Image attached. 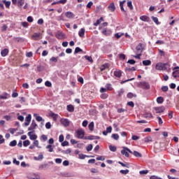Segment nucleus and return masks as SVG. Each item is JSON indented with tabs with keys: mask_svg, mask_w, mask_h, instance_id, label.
<instances>
[{
	"mask_svg": "<svg viewBox=\"0 0 179 179\" xmlns=\"http://www.w3.org/2000/svg\"><path fill=\"white\" fill-rule=\"evenodd\" d=\"M104 20L103 17H101L99 20H96V22L94 23V26H97L101 24V21H103Z\"/></svg>",
	"mask_w": 179,
	"mask_h": 179,
	"instance_id": "25",
	"label": "nucleus"
},
{
	"mask_svg": "<svg viewBox=\"0 0 179 179\" xmlns=\"http://www.w3.org/2000/svg\"><path fill=\"white\" fill-rule=\"evenodd\" d=\"M85 59L86 60L89 61L90 62H93V58L92 57H89L87 55H85Z\"/></svg>",
	"mask_w": 179,
	"mask_h": 179,
	"instance_id": "40",
	"label": "nucleus"
},
{
	"mask_svg": "<svg viewBox=\"0 0 179 179\" xmlns=\"http://www.w3.org/2000/svg\"><path fill=\"white\" fill-rule=\"evenodd\" d=\"M152 64L150 59H146L143 61V66H150Z\"/></svg>",
	"mask_w": 179,
	"mask_h": 179,
	"instance_id": "20",
	"label": "nucleus"
},
{
	"mask_svg": "<svg viewBox=\"0 0 179 179\" xmlns=\"http://www.w3.org/2000/svg\"><path fill=\"white\" fill-rule=\"evenodd\" d=\"M24 5V0H18V7L22 8V6Z\"/></svg>",
	"mask_w": 179,
	"mask_h": 179,
	"instance_id": "24",
	"label": "nucleus"
},
{
	"mask_svg": "<svg viewBox=\"0 0 179 179\" xmlns=\"http://www.w3.org/2000/svg\"><path fill=\"white\" fill-rule=\"evenodd\" d=\"M89 129L90 131H93V129H94V123L93 122L90 123V124H89Z\"/></svg>",
	"mask_w": 179,
	"mask_h": 179,
	"instance_id": "35",
	"label": "nucleus"
},
{
	"mask_svg": "<svg viewBox=\"0 0 179 179\" xmlns=\"http://www.w3.org/2000/svg\"><path fill=\"white\" fill-rule=\"evenodd\" d=\"M10 147H15L17 145V141L15 140L11 141L9 144Z\"/></svg>",
	"mask_w": 179,
	"mask_h": 179,
	"instance_id": "43",
	"label": "nucleus"
},
{
	"mask_svg": "<svg viewBox=\"0 0 179 179\" xmlns=\"http://www.w3.org/2000/svg\"><path fill=\"white\" fill-rule=\"evenodd\" d=\"M36 127H37V123H36L35 120H32V123L29 127V131H32L34 129H36Z\"/></svg>",
	"mask_w": 179,
	"mask_h": 179,
	"instance_id": "11",
	"label": "nucleus"
},
{
	"mask_svg": "<svg viewBox=\"0 0 179 179\" xmlns=\"http://www.w3.org/2000/svg\"><path fill=\"white\" fill-rule=\"evenodd\" d=\"M158 54L160 55L161 57H165V52L162 50L161 49L158 48L157 49Z\"/></svg>",
	"mask_w": 179,
	"mask_h": 179,
	"instance_id": "30",
	"label": "nucleus"
},
{
	"mask_svg": "<svg viewBox=\"0 0 179 179\" xmlns=\"http://www.w3.org/2000/svg\"><path fill=\"white\" fill-rule=\"evenodd\" d=\"M65 16H66V17H67L69 19H73L75 17L74 13L71 11L66 12Z\"/></svg>",
	"mask_w": 179,
	"mask_h": 179,
	"instance_id": "7",
	"label": "nucleus"
},
{
	"mask_svg": "<svg viewBox=\"0 0 179 179\" xmlns=\"http://www.w3.org/2000/svg\"><path fill=\"white\" fill-rule=\"evenodd\" d=\"M50 116L52 117L54 120H57L58 118V115L55 114L54 113L50 114Z\"/></svg>",
	"mask_w": 179,
	"mask_h": 179,
	"instance_id": "45",
	"label": "nucleus"
},
{
	"mask_svg": "<svg viewBox=\"0 0 179 179\" xmlns=\"http://www.w3.org/2000/svg\"><path fill=\"white\" fill-rule=\"evenodd\" d=\"M154 110L156 113H161L165 111V107L164 106H162L160 107H155Z\"/></svg>",
	"mask_w": 179,
	"mask_h": 179,
	"instance_id": "5",
	"label": "nucleus"
},
{
	"mask_svg": "<svg viewBox=\"0 0 179 179\" xmlns=\"http://www.w3.org/2000/svg\"><path fill=\"white\" fill-rule=\"evenodd\" d=\"M136 53L142 54V52L143 51V44L139 43V45L136 47Z\"/></svg>",
	"mask_w": 179,
	"mask_h": 179,
	"instance_id": "8",
	"label": "nucleus"
},
{
	"mask_svg": "<svg viewBox=\"0 0 179 179\" xmlns=\"http://www.w3.org/2000/svg\"><path fill=\"white\" fill-rule=\"evenodd\" d=\"M173 77L174 78H179V70H176V71L173 72Z\"/></svg>",
	"mask_w": 179,
	"mask_h": 179,
	"instance_id": "22",
	"label": "nucleus"
},
{
	"mask_svg": "<svg viewBox=\"0 0 179 179\" xmlns=\"http://www.w3.org/2000/svg\"><path fill=\"white\" fill-rule=\"evenodd\" d=\"M114 76L117 78H120L122 76V71L120 69H116L114 71Z\"/></svg>",
	"mask_w": 179,
	"mask_h": 179,
	"instance_id": "10",
	"label": "nucleus"
},
{
	"mask_svg": "<svg viewBox=\"0 0 179 179\" xmlns=\"http://www.w3.org/2000/svg\"><path fill=\"white\" fill-rule=\"evenodd\" d=\"M93 149V145L90 144L88 146L86 147V150L90 152Z\"/></svg>",
	"mask_w": 179,
	"mask_h": 179,
	"instance_id": "44",
	"label": "nucleus"
},
{
	"mask_svg": "<svg viewBox=\"0 0 179 179\" xmlns=\"http://www.w3.org/2000/svg\"><path fill=\"white\" fill-rule=\"evenodd\" d=\"M46 149H49V152H53V151H54V148H53V147H52V145H46Z\"/></svg>",
	"mask_w": 179,
	"mask_h": 179,
	"instance_id": "26",
	"label": "nucleus"
},
{
	"mask_svg": "<svg viewBox=\"0 0 179 179\" xmlns=\"http://www.w3.org/2000/svg\"><path fill=\"white\" fill-rule=\"evenodd\" d=\"M45 129H50V128H51V124H50V122H47V123H45Z\"/></svg>",
	"mask_w": 179,
	"mask_h": 179,
	"instance_id": "57",
	"label": "nucleus"
},
{
	"mask_svg": "<svg viewBox=\"0 0 179 179\" xmlns=\"http://www.w3.org/2000/svg\"><path fill=\"white\" fill-rule=\"evenodd\" d=\"M76 137L78 139H89L93 140V136H90L88 137H85V131L83 129H79L76 131Z\"/></svg>",
	"mask_w": 179,
	"mask_h": 179,
	"instance_id": "1",
	"label": "nucleus"
},
{
	"mask_svg": "<svg viewBox=\"0 0 179 179\" xmlns=\"http://www.w3.org/2000/svg\"><path fill=\"white\" fill-rule=\"evenodd\" d=\"M108 8L109 10L113 13V12H115V3L114 2H112L110 3V5L108 6Z\"/></svg>",
	"mask_w": 179,
	"mask_h": 179,
	"instance_id": "14",
	"label": "nucleus"
},
{
	"mask_svg": "<svg viewBox=\"0 0 179 179\" xmlns=\"http://www.w3.org/2000/svg\"><path fill=\"white\" fill-rule=\"evenodd\" d=\"M40 37V33H34V34L32 35V38H38Z\"/></svg>",
	"mask_w": 179,
	"mask_h": 179,
	"instance_id": "64",
	"label": "nucleus"
},
{
	"mask_svg": "<svg viewBox=\"0 0 179 179\" xmlns=\"http://www.w3.org/2000/svg\"><path fill=\"white\" fill-rule=\"evenodd\" d=\"M7 96H8V94L7 93H5L3 94V95H0V99H7Z\"/></svg>",
	"mask_w": 179,
	"mask_h": 179,
	"instance_id": "53",
	"label": "nucleus"
},
{
	"mask_svg": "<svg viewBox=\"0 0 179 179\" xmlns=\"http://www.w3.org/2000/svg\"><path fill=\"white\" fill-rule=\"evenodd\" d=\"M136 60L135 59H129L127 61V64H136Z\"/></svg>",
	"mask_w": 179,
	"mask_h": 179,
	"instance_id": "59",
	"label": "nucleus"
},
{
	"mask_svg": "<svg viewBox=\"0 0 179 179\" xmlns=\"http://www.w3.org/2000/svg\"><path fill=\"white\" fill-rule=\"evenodd\" d=\"M127 6L129 7V8L132 10H134V6L132 5V1H127Z\"/></svg>",
	"mask_w": 179,
	"mask_h": 179,
	"instance_id": "37",
	"label": "nucleus"
},
{
	"mask_svg": "<svg viewBox=\"0 0 179 179\" xmlns=\"http://www.w3.org/2000/svg\"><path fill=\"white\" fill-rule=\"evenodd\" d=\"M152 20H153V22L156 24H159V20L158 18L156 17H152Z\"/></svg>",
	"mask_w": 179,
	"mask_h": 179,
	"instance_id": "47",
	"label": "nucleus"
},
{
	"mask_svg": "<svg viewBox=\"0 0 179 179\" xmlns=\"http://www.w3.org/2000/svg\"><path fill=\"white\" fill-rule=\"evenodd\" d=\"M33 144L35 147L38 148V149H41V147L39 146V142L38 140H34Z\"/></svg>",
	"mask_w": 179,
	"mask_h": 179,
	"instance_id": "29",
	"label": "nucleus"
},
{
	"mask_svg": "<svg viewBox=\"0 0 179 179\" xmlns=\"http://www.w3.org/2000/svg\"><path fill=\"white\" fill-rule=\"evenodd\" d=\"M41 138L43 139V141H46L48 140V137L45 134H42Z\"/></svg>",
	"mask_w": 179,
	"mask_h": 179,
	"instance_id": "61",
	"label": "nucleus"
},
{
	"mask_svg": "<svg viewBox=\"0 0 179 179\" xmlns=\"http://www.w3.org/2000/svg\"><path fill=\"white\" fill-rule=\"evenodd\" d=\"M140 20L144 22H150V18L147 15L141 16Z\"/></svg>",
	"mask_w": 179,
	"mask_h": 179,
	"instance_id": "9",
	"label": "nucleus"
},
{
	"mask_svg": "<svg viewBox=\"0 0 179 179\" xmlns=\"http://www.w3.org/2000/svg\"><path fill=\"white\" fill-rule=\"evenodd\" d=\"M109 148H110V150L112 151V152H116L117 151V147L116 146L110 145Z\"/></svg>",
	"mask_w": 179,
	"mask_h": 179,
	"instance_id": "42",
	"label": "nucleus"
},
{
	"mask_svg": "<svg viewBox=\"0 0 179 179\" xmlns=\"http://www.w3.org/2000/svg\"><path fill=\"white\" fill-rule=\"evenodd\" d=\"M31 115H28V116L27 117H25V122H24V125L25 126H29V123L31 122Z\"/></svg>",
	"mask_w": 179,
	"mask_h": 179,
	"instance_id": "13",
	"label": "nucleus"
},
{
	"mask_svg": "<svg viewBox=\"0 0 179 179\" xmlns=\"http://www.w3.org/2000/svg\"><path fill=\"white\" fill-rule=\"evenodd\" d=\"M137 95L136 94H134L131 92H129V94H127V97L128 99H132V98H136Z\"/></svg>",
	"mask_w": 179,
	"mask_h": 179,
	"instance_id": "21",
	"label": "nucleus"
},
{
	"mask_svg": "<svg viewBox=\"0 0 179 179\" xmlns=\"http://www.w3.org/2000/svg\"><path fill=\"white\" fill-rule=\"evenodd\" d=\"M127 105L131 107V108H134L135 106V104L134 103V101L127 102Z\"/></svg>",
	"mask_w": 179,
	"mask_h": 179,
	"instance_id": "56",
	"label": "nucleus"
},
{
	"mask_svg": "<svg viewBox=\"0 0 179 179\" xmlns=\"http://www.w3.org/2000/svg\"><path fill=\"white\" fill-rule=\"evenodd\" d=\"M67 110H68V111L72 113V112L75 111V108H74L73 105H68Z\"/></svg>",
	"mask_w": 179,
	"mask_h": 179,
	"instance_id": "18",
	"label": "nucleus"
},
{
	"mask_svg": "<svg viewBox=\"0 0 179 179\" xmlns=\"http://www.w3.org/2000/svg\"><path fill=\"white\" fill-rule=\"evenodd\" d=\"M130 154H134V152L129 149L127 147H123V150H121V154L122 155H124L125 157H129V153Z\"/></svg>",
	"mask_w": 179,
	"mask_h": 179,
	"instance_id": "3",
	"label": "nucleus"
},
{
	"mask_svg": "<svg viewBox=\"0 0 179 179\" xmlns=\"http://www.w3.org/2000/svg\"><path fill=\"white\" fill-rule=\"evenodd\" d=\"M168 65V64H164V63H157L155 65V69L157 71H166L167 69L166 66Z\"/></svg>",
	"mask_w": 179,
	"mask_h": 179,
	"instance_id": "2",
	"label": "nucleus"
},
{
	"mask_svg": "<svg viewBox=\"0 0 179 179\" xmlns=\"http://www.w3.org/2000/svg\"><path fill=\"white\" fill-rule=\"evenodd\" d=\"M17 131V129H13V128L9 129V131L12 135H13L15 134V132Z\"/></svg>",
	"mask_w": 179,
	"mask_h": 179,
	"instance_id": "49",
	"label": "nucleus"
},
{
	"mask_svg": "<svg viewBox=\"0 0 179 179\" xmlns=\"http://www.w3.org/2000/svg\"><path fill=\"white\" fill-rule=\"evenodd\" d=\"M79 36L80 38H83L85 36V29H81L79 32H78Z\"/></svg>",
	"mask_w": 179,
	"mask_h": 179,
	"instance_id": "17",
	"label": "nucleus"
},
{
	"mask_svg": "<svg viewBox=\"0 0 179 179\" xmlns=\"http://www.w3.org/2000/svg\"><path fill=\"white\" fill-rule=\"evenodd\" d=\"M3 3L5 4L6 8H9L10 6V1H6V0H2Z\"/></svg>",
	"mask_w": 179,
	"mask_h": 179,
	"instance_id": "23",
	"label": "nucleus"
},
{
	"mask_svg": "<svg viewBox=\"0 0 179 179\" xmlns=\"http://www.w3.org/2000/svg\"><path fill=\"white\" fill-rule=\"evenodd\" d=\"M45 86L50 87L52 86V84H51V83L50 81H45Z\"/></svg>",
	"mask_w": 179,
	"mask_h": 179,
	"instance_id": "55",
	"label": "nucleus"
},
{
	"mask_svg": "<svg viewBox=\"0 0 179 179\" xmlns=\"http://www.w3.org/2000/svg\"><path fill=\"white\" fill-rule=\"evenodd\" d=\"M141 88L145 90H149L150 89V85L147 82H141L140 84Z\"/></svg>",
	"mask_w": 179,
	"mask_h": 179,
	"instance_id": "4",
	"label": "nucleus"
},
{
	"mask_svg": "<svg viewBox=\"0 0 179 179\" xmlns=\"http://www.w3.org/2000/svg\"><path fill=\"white\" fill-rule=\"evenodd\" d=\"M162 92H168L169 91V87L167 85H163L162 87Z\"/></svg>",
	"mask_w": 179,
	"mask_h": 179,
	"instance_id": "46",
	"label": "nucleus"
},
{
	"mask_svg": "<svg viewBox=\"0 0 179 179\" xmlns=\"http://www.w3.org/2000/svg\"><path fill=\"white\" fill-rule=\"evenodd\" d=\"M131 155H134L136 157H142L141 154L137 151H134Z\"/></svg>",
	"mask_w": 179,
	"mask_h": 179,
	"instance_id": "27",
	"label": "nucleus"
},
{
	"mask_svg": "<svg viewBox=\"0 0 179 179\" xmlns=\"http://www.w3.org/2000/svg\"><path fill=\"white\" fill-rule=\"evenodd\" d=\"M1 54L2 57H6L8 54V49L4 48L1 50Z\"/></svg>",
	"mask_w": 179,
	"mask_h": 179,
	"instance_id": "16",
	"label": "nucleus"
},
{
	"mask_svg": "<svg viewBox=\"0 0 179 179\" xmlns=\"http://www.w3.org/2000/svg\"><path fill=\"white\" fill-rule=\"evenodd\" d=\"M112 138L115 140H118L119 139V135L117 134H112Z\"/></svg>",
	"mask_w": 179,
	"mask_h": 179,
	"instance_id": "50",
	"label": "nucleus"
},
{
	"mask_svg": "<svg viewBox=\"0 0 179 179\" xmlns=\"http://www.w3.org/2000/svg\"><path fill=\"white\" fill-rule=\"evenodd\" d=\"M61 123L65 127H69V124H70L69 120L68 119H64V118L61 120Z\"/></svg>",
	"mask_w": 179,
	"mask_h": 179,
	"instance_id": "6",
	"label": "nucleus"
},
{
	"mask_svg": "<svg viewBox=\"0 0 179 179\" xmlns=\"http://www.w3.org/2000/svg\"><path fill=\"white\" fill-rule=\"evenodd\" d=\"M96 159L98 161H105V157H103L102 156H99L98 157H96Z\"/></svg>",
	"mask_w": 179,
	"mask_h": 179,
	"instance_id": "63",
	"label": "nucleus"
},
{
	"mask_svg": "<svg viewBox=\"0 0 179 179\" xmlns=\"http://www.w3.org/2000/svg\"><path fill=\"white\" fill-rule=\"evenodd\" d=\"M5 143V139L3 138V135L0 134V145Z\"/></svg>",
	"mask_w": 179,
	"mask_h": 179,
	"instance_id": "51",
	"label": "nucleus"
},
{
	"mask_svg": "<svg viewBox=\"0 0 179 179\" xmlns=\"http://www.w3.org/2000/svg\"><path fill=\"white\" fill-rule=\"evenodd\" d=\"M102 34H103L105 36H109L111 32L110 31H107L106 29H103Z\"/></svg>",
	"mask_w": 179,
	"mask_h": 179,
	"instance_id": "34",
	"label": "nucleus"
},
{
	"mask_svg": "<svg viewBox=\"0 0 179 179\" xmlns=\"http://www.w3.org/2000/svg\"><path fill=\"white\" fill-rule=\"evenodd\" d=\"M49 164H42L39 166V169H48Z\"/></svg>",
	"mask_w": 179,
	"mask_h": 179,
	"instance_id": "19",
	"label": "nucleus"
},
{
	"mask_svg": "<svg viewBox=\"0 0 179 179\" xmlns=\"http://www.w3.org/2000/svg\"><path fill=\"white\" fill-rule=\"evenodd\" d=\"M119 164H120L122 167H127V168H129V164H124V162H118Z\"/></svg>",
	"mask_w": 179,
	"mask_h": 179,
	"instance_id": "41",
	"label": "nucleus"
},
{
	"mask_svg": "<svg viewBox=\"0 0 179 179\" xmlns=\"http://www.w3.org/2000/svg\"><path fill=\"white\" fill-rule=\"evenodd\" d=\"M156 101L158 104H161L164 101V98L162 96H158L157 97Z\"/></svg>",
	"mask_w": 179,
	"mask_h": 179,
	"instance_id": "15",
	"label": "nucleus"
},
{
	"mask_svg": "<svg viewBox=\"0 0 179 179\" xmlns=\"http://www.w3.org/2000/svg\"><path fill=\"white\" fill-rule=\"evenodd\" d=\"M127 71H136V67H126Z\"/></svg>",
	"mask_w": 179,
	"mask_h": 179,
	"instance_id": "33",
	"label": "nucleus"
},
{
	"mask_svg": "<svg viewBox=\"0 0 179 179\" xmlns=\"http://www.w3.org/2000/svg\"><path fill=\"white\" fill-rule=\"evenodd\" d=\"M83 50L80 48H76L74 50V54H78L79 52H82Z\"/></svg>",
	"mask_w": 179,
	"mask_h": 179,
	"instance_id": "31",
	"label": "nucleus"
},
{
	"mask_svg": "<svg viewBox=\"0 0 179 179\" xmlns=\"http://www.w3.org/2000/svg\"><path fill=\"white\" fill-rule=\"evenodd\" d=\"M120 172L123 175H127L129 173V171L128 169H126V170H121L120 171Z\"/></svg>",
	"mask_w": 179,
	"mask_h": 179,
	"instance_id": "39",
	"label": "nucleus"
},
{
	"mask_svg": "<svg viewBox=\"0 0 179 179\" xmlns=\"http://www.w3.org/2000/svg\"><path fill=\"white\" fill-rule=\"evenodd\" d=\"M59 141L60 143L64 142V136L63 134L59 135Z\"/></svg>",
	"mask_w": 179,
	"mask_h": 179,
	"instance_id": "54",
	"label": "nucleus"
},
{
	"mask_svg": "<svg viewBox=\"0 0 179 179\" xmlns=\"http://www.w3.org/2000/svg\"><path fill=\"white\" fill-rule=\"evenodd\" d=\"M21 26H22L23 27H28L29 26V23L27 22H21Z\"/></svg>",
	"mask_w": 179,
	"mask_h": 179,
	"instance_id": "48",
	"label": "nucleus"
},
{
	"mask_svg": "<svg viewBox=\"0 0 179 179\" xmlns=\"http://www.w3.org/2000/svg\"><path fill=\"white\" fill-rule=\"evenodd\" d=\"M152 141V138L150 136H147L144 138V142L145 143H149Z\"/></svg>",
	"mask_w": 179,
	"mask_h": 179,
	"instance_id": "38",
	"label": "nucleus"
},
{
	"mask_svg": "<svg viewBox=\"0 0 179 179\" xmlns=\"http://www.w3.org/2000/svg\"><path fill=\"white\" fill-rule=\"evenodd\" d=\"M108 97V95L107 94H102L101 95V99L103 100L106 99Z\"/></svg>",
	"mask_w": 179,
	"mask_h": 179,
	"instance_id": "52",
	"label": "nucleus"
},
{
	"mask_svg": "<svg viewBox=\"0 0 179 179\" xmlns=\"http://www.w3.org/2000/svg\"><path fill=\"white\" fill-rule=\"evenodd\" d=\"M69 143L66 141H64L63 143H62V147H66V146H69Z\"/></svg>",
	"mask_w": 179,
	"mask_h": 179,
	"instance_id": "58",
	"label": "nucleus"
},
{
	"mask_svg": "<svg viewBox=\"0 0 179 179\" xmlns=\"http://www.w3.org/2000/svg\"><path fill=\"white\" fill-rule=\"evenodd\" d=\"M34 131H30V132H29L28 133V136H29V138L31 139V140H36L37 139V138H38V136H37V135L36 134H33Z\"/></svg>",
	"mask_w": 179,
	"mask_h": 179,
	"instance_id": "12",
	"label": "nucleus"
},
{
	"mask_svg": "<svg viewBox=\"0 0 179 179\" xmlns=\"http://www.w3.org/2000/svg\"><path fill=\"white\" fill-rule=\"evenodd\" d=\"M34 117H35V119L36 120V121L38 122H41L43 121V117L41 116H38L37 114H34Z\"/></svg>",
	"mask_w": 179,
	"mask_h": 179,
	"instance_id": "28",
	"label": "nucleus"
},
{
	"mask_svg": "<svg viewBox=\"0 0 179 179\" xmlns=\"http://www.w3.org/2000/svg\"><path fill=\"white\" fill-rule=\"evenodd\" d=\"M36 70H37L38 72H43V66H38V67H36Z\"/></svg>",
	"mask_w": 179,
	"mask_h": 179,
	"instance_id": "62",
	"label": "nucleus"
},
{
	"mask_svg": "<svg viewBox=\"0 0 179 179\" xmlns=\"http://www.w3.org/2000/svg\"><path fill=\"white\" fill-rule=\"evenodd\" d=\"M30 145V141L29 140L23 141V146L24 148L28 147Z\"/></svg>",
	"mask_w": 179,
	"mask_h": 179,
	"instance_id": "32",
	"label": "nucleus"
},
{
	"mask_svg": "<svg viewBox=\"0 0 179 179\" xmlns=\"http://www.w3.org/2000/svg\"><path fill=\"white\" fill-rule=\"evenodd\" d=\"M106 89L108 91H113L112 85L108 83L106 85Z\"/></svg>",
	"mask_w": 179,
	"mask_h": 179,
	"instance_id": "36",
	"label": "nucleus"
},
{
	"mask_svg": "<svg viewBox=\"0 0 179 179\" xmlns=\"http://www.w3.org/2000/svg\"><path fill=\"white\" fill-rule=\"evenodd\" d=\"M92 6H93V1H90L88 3H87V8H91Z\"/></svg>",
	"mask_w": 179,
	"mask_h": 179,
	"instance_id": "60",
	"label": "nucleus"
}]
</instances>
